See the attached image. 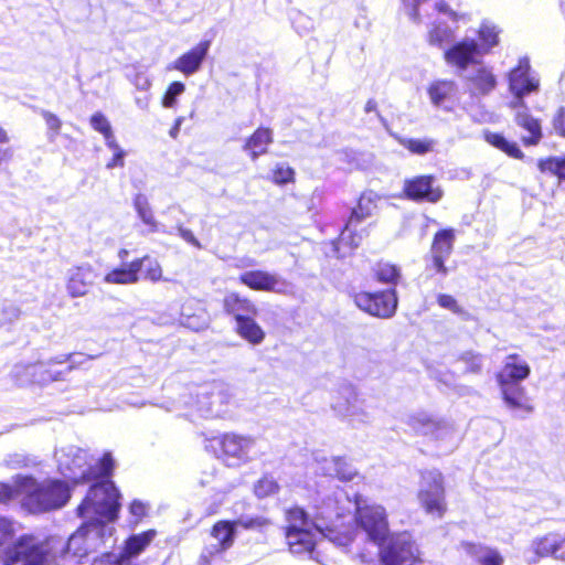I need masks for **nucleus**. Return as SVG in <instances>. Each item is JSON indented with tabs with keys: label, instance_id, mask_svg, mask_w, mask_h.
Instances as JSON below:
<instances>
[{
	"label": "nucleus",
	"instance_id": "obj_64",
	"mask_svg": "<svg viewBox=\"0 0 565 565\" xmlns=\"http://www.w3.org/2000/svg\"><path fill=\"white\" fill-rule=\"evenodd\" d=\"M2 312L4 315L3 319L6 322H13V321L18 320L21 316L20 308L14 305L6 306L2 310Z\"/></svg>",
	"mask_w": 565,
	"mask_h": 565
},
{
	"label": "nucleus",
	"instance_id": "obj_59",
	"mask_svg": "<svg viewBox=\"0 0 565 565\" xmlns=\"http://www.w3.org/2000/svg\"><path fill=\"white\" fill-rule=\"evenodd\" d=\"M437 302L440 307L448 309L455 313H459L461 311L459 305L457 303V300L450 295H438Z\"/></svg>",
	"mask_w": 565,
	"mask_h": 565
},
{
	"label": "nucleus",
	"instance_id": "obj_54",
	"mask_svg": "<svg viewBox=\"0 0 565 565\" xmlns=\"http://www.w3.org/2000/svg\"><path fill=\"white\" fill-rule=\"evenodd\" d=\"M184 89H185V86L181 82H173L172 84H170V86L168 87V89L164 94L163 100H162L163 107H166V108L173 107L175 104L177 97L179 95H181L184 92Z\"/></svg>",
	"mask_w": 565,
	"mask_h": 565
},
{
	"label": "nucleus",
	"instance_id": "obj_5",
	"mask_svg": "<svg viewBox=\"0 0 565 565\" xmlns=\"http://www.w3.org/2000/svg\"><path fill=\"white\" fill-rule=\"evenodd\" d=\"M29 478L33 483L29 490H24L21 504L30 513H44L61 509L68 502L71 491L66 482L56 479L39 482L32 476Z\"/></svg>",
	"mask_w": 565,
	"mask_h": 565
},
{
	"label": "nucleus",
	"instance_id": "obj_51",
	"mask_svg": "<svg viewBox=\"0 0 565 565\" xmlns=\"http://www.w3.org/2000/svg\"><path fill=\"white\" fill-rule=\"evenodd\" d=\"M358 475L356 469L345 458L338 457L333 478L341 481H351Z\"/></svg>",
	"mask_w": 565,
	"mask_h": 565
},
{
	"label": "nucleus",
	"instance_id": "obj_41",
	"mask_svg": "<svg viewBox=\"0 0 565 565\" xmlns=\"http://www.w3.org/2000/svg\"><path fill=\"white\" fill-rule=\"evenodd\" d=\"M454 238L451 230H443L436 233L431 245V254L448 258L452 250Z\"/></svg>",
	"mask_w": 565,
	"mask_h": 565
},
{
	"label": "nucleus",
	"instance_id": "obj_9",
	"mask_svg": "<svg viewBox=\"0 0 565 565\" xmlns=\"http://www.w3.org/2000/svg\"><path fill=\"white\" fill-rule=\"evenodd\" d=\"M182 403L189 408V416L221 417L226 413L227 396L221 385L206 383L183 396Z\"/></svg>",
	"mask_w": 565,
	"mask_h": 565
},
{
	"label": "nucleus",
	"instance_id": "obj_8",
	"mask_svg": "<svg viewBox=\"0 0 565 565\" xmlns=\"http://www.w3.org/2000/svg\"><path fill=\"white\" fill-rule=\"evenodd\" d=\"M119 492L114 482L106 480L93 486L77 512L81 518H90V514L106 521H115L120 508Z\"/></svg>",
	"mask_w": 565,
	"mask_h": 565
},
{
	"label": "nucleus",
	"instance_id": "obj_14",
	"mask_svg": "<svg viewBox=\"0 0 565 565\" xmlns=\"http://www.w3.org/2000/svg\"><path fill=\"white\" fill-rule=\"evenodd\" d=\"M482 49L476 40L466 38L455 43L444 52V58L447 65L455 67L458 73L462 74L469 66H476L481 57Z\"/></svg>",
	"mask_w": 565,
	"mask_h": 565
},
{
	"label": "nucleus",
	"instance_id": "obj_7",
	"mask_svg": "<svg viewBox=\"0 0 565 565\" xmlns=\"http://www.w3.org/2000/svg\"><path fill=\"white\" fill-rule=\"evenodd\" d=\"M411 429L425 437L435 447L451 451L460 441V434L449 422L427 413L412 415L407 422Z\"/></svg>",
	"mask_w": 565,
	"mask_h": 565
},
{
	"label": "nucleus",
	"instance_id": "obj_44",
	"mask_svg": "<svg viewBox=\"0 0 565 565\" xmlns=\"http://www.w3.org/2000/svg\"><path fill=\"white\" fill-rule=\"evenodd\" d=\"M478 34L482 42L480 47L482 49L483 55L498 44L499 31L493 23L483 21L479 28Z\"/></svg>",
	"mask_w": 565,
	"mask_h": 565
},
{
	"label": "nucleus",
	"instance_id": "obj_37",
	"mask_svg": "<svg viewBox=\"0 0 565 565\" xmlns=\"http://www.w3.org/2000/svg\"><path fill=\"white\" fill-rule=\"evenodd\" d=\"M565 543V535L550 533L532 542V548L537 556L556 555L558 548Z\"/></svg>",
	"mask_w": 565,
	"mask_h": 565
},
{
	"label": "nucleus",
	"instance_id": "obj_25",
	"mask_svg": "<svg viewBox=\"0 0 565 565\" xmlns=\"http://www.w3.org/2000/svg\"><path fill=\"white\" fill-rule=\"evenodd\" d=\"M96 274L88 264L70 269L66 282L68 295L73 298L85 296L93 286Z\"/></svg>",
	"mask_w": 565,
	"mask_h": 565
},
{
	"label": "nucleus",
	"instance_id": "obj_33",
	"mask_svg": "<svg viewBox=\"0 0 565 565\" xmlns=\"http://www.w3.org/2000/svg\"><path fill=\"white\" fill-rule=\"evenodd\" d=\"M273 142V132L268 128H258L246 141L244 149L250 152L252 159L256 160L260 154L267 152V147Z\"/></svg>",
	"mask_w": 565,
	"mask_h": 565
},
{
	"label": "nucleus",
	"instance_id": "obj_16",
	"mask_svg": "<svg viewBox=\"0 0 565 565\" xmlns=\"http://www.w3.org/2000/svg\"><path fill=\"white\" fill-rule=\"evenodd\" d=\"M404 194L416 202L437 203L441 200L444 191L433 175H417L404 181Z\"/></svg>",
	"mask_w": 565,
	"mask_h": 565
},
{
	"label": "nucleus",
	"instance_id": "obj_53",
	"mask_svg": "<svg viewBox=\"0 0 565 565\" xmlns=\"http://www.w3.org/2000/svg\"><path fill=\"white\" fill-rule=\"evenodd\" d=\"M278 489V484L273 478L264 477L255 486V494L258 498H265L274 494Z\"/></svg>",
	"mask_w": 565,
	"mask_h": 565
},
{
	"label": "nucleus",
	"instance_id": "obj_56",
	"mask_svg": "<svg viewBox=\"0 0 565 565\" xmlns=\"http://www.w3.org/2000/svg\"><path fill=\"white\" fill-rule=\"evenodd\" d=\"M92 127L100 132L104 137L113 134V129L108 119L102 113H95L90 117Z\"/></svg>",
	"mask_w": 565,
	"mask_h": 565
},
{
	"label": "nucleus",
	"instance_id": "obj_31",
	"mask_svg": "<svg viewBox=\"0 0 565 565\" xmlns=\"http://www.w3.org/2000/svg\"><path fill=\"white\" fill-rule=\"evenodd\" d=\"M33 481L25 475H15L11 482L0 481V504H7L19 497L23 498L24 490H29Z\"/></svg>",
	"mask_w": 565,
	"mask_h": 565
},
{
	"label": "nucleus",
	"instance_id": "obj_15",
	"mask_svg": "<svg viewBox=\"0 0 565 565\" xmlns=\"http://www.w3.org/2000/svg\"><path fill=\"white\" fill-rule=\"evenodd\" d=\"M509 92L518 95H530L540 89V77L532 70L527 57H522L507 75Z\"/></svg>",
	"mask_w": 565,
	"mask_h": 565
},
{
	"label": "nucleus",
	"instance_id": "obj_4",
	"mask_svg": "<svg viewBox=\"0 0 565 565\" xmlns=\"http://www.w3.org/2000/svg\"><path fill=\"white\" fill-rule=\"evenodd\" d=\"M55 459L60 473L75 484L92 478L109 476L115 467V461L109 452H106L93 465L88 460L87 451L76 446L57 449Z\"/></svg>",
	"mask_w": 565,
	"mask_h": 565
},
{
	"label": "nucleus",
	"instance_id": "obj_21",
	"mask_svg": "<svg viewBox=\"0 0 565 565\" xmlns=\"http://www.w3.org/2000/svg\"><path fill=\"white\" fill-rule=\"evenodd\" d=\"M210 49V41H201L190 51L168 65V70L181 72L185 76L195 74L202 66Z\"/></svg>",
	"mask_w": 565,
	"mask_h": 565
},
{
	"label": "nucleus",
	"instance_id": "obj_45",
	"mask_svg": "<svg viewBox=\"0 0 565 565\" xmlns=\"http://www.w3.org/2000/svg\"><path fill=\"white\" fill-rule=\"evenodd\" d=\"M542 172H548L565 180V157H551L539 162Z\"/></svg>",
	"mask_w": 565,
	"mask_h": 565
},
{
	"label": "nucleus",
	"instance_id": "obj_49",
	"mask_svg": "<svg viewBox=\"0 0 565 565\" xmlns=\"http://www.w3.org/2000/svg\"><path fill=\"white\" fill-rule=\"evenodd\" d=\"M136 260L142 262L141 270H143L145 278L153 282L159 281L162 278V268L157 259L145 256L142 258H137Z\"/></svg>",
	"mask_w": 565,
	"mask_h": 565
},
{
	"label": "nucleus",
	"instance_id": "obj_24",
	"mask_svg": "<svg viewBox=\"0 0 565 565\" xmlns=\"http://www.w3.org/2000/svg\"><path fill=\"white\" fill-rule=\"evenodd\" d=\"M61 372H53L47 365L40 362L35 364L18 365L14 369V377L19 384L29 383L46 384L61 379Z\"/></svg>",
	"mask_w": 565,
	"mask_h": 565
},
{
	"label": "nucleus",
	"instance_id": "obj_57",
	"mask_svg": "<svg viewBox=\"0 0 565 565\" xmlns=\"http://www.w3.org/2000/svg\"><path fill=\"white\" fill-rule=\"evenodd\" d=\"M461 361L465 363L468 372L478 373L482 366V358L480 354L466 352L461 355Z\"/></svg>",
	"mask_w": 565,
	"mask_h": 565
},
{
	"label": "nucleus",
	"instance_id": "obj_43",
	"mask_svg": "<svg viewBox=\"0 0 565 565\" xmlns=\"http://www.w3.org/2000/svg\"><path fill=\"white\" fill-rule=\"evenodd\" d=\"M455 31L447 24H437L428 33L429 44L444 47L454 42Z\"/></svg>",
	"mask_w": 565,
	"mask_h": 565
},
{
	"label": "nucleus",
	"instance_id": "obj_46",
	"mask_svg": "<svg viewBox=\"0 0 565 565\" xmlns=\"http://www.w3.org/2000/svg\"><path fill=\"white\" fill-rule=\"evenodd\" d=\"M354 222L352 220L349 221L345 228L342 231L339 242H338V249L340 250L342 247H349L350 249H353L358 247L362 241V236L358 233H354L352 230Z\"/></svg>",
	"mask_w": 565,
	"mask_h": 565
},
{
	"label": "nucleus",
	"instance_id": "obj_27",
	"mask_svg": "<svg viewBox=\"0 0 565 565\" xmlns=\"http://www.w3.org/2000/svg\"><path fill=\"white\" fill-rule=\"evenodd\" d=\"M505 405L512 411H521L525 414L533 412V406L526 395L525 388L520 383L499 384Z\"/></svg>",
	"mask_w": 565,
	"mask_h": 565
},
{
	"label": "nucleus",
	"instance_id": "obj_23",
	"mask_svg": "<svg viewBox=\"0 0 565 565\" xmlns=\"http://www.w3.org/2000/svg\"><path fill=\"white\" fill-rule=\"evenodd\" d=\"M471 72L465 75L472 96H486L497 87V77L492 70L482 63H478Z\"/></svg>",
	"mask_w": 565,
	"mask_h": 565
},
{
	"label": "nucleus",
	"instance_id": "obj_30",
	"mask_svg": "<svg viewBox=\"0 0 565 565\" xmlns=\"http://www.w3.org/2000/svg\"><path fill=\"white\" fill-rule=\"evenodd\" d=\"M514 121L526 132L522 136L524 146H535L541 141L543 137L541 121L533 117L529 110L514 114Z\"/></svg>",
	"mask_w": 565,
	"mask_h": 565
},
{
	"label": "nucleus",
	"instance_id": "obj_13",
	"mask_svg": "<svg viewBox=\"0 0 565 565\" xmlns=\"http://www.w3.org/2000/svg\"><path fill=\"white\" fill-rule=\"evenodd\" d=\"M354 302L369 315L386 319L396 311L397 296L395 289L374 294L361 291L354 295Z\"/></svg>",
	"mask_w": 565,
	"mask_h": 565
},
{
	"label": "nucleus",
	"instance_id": "obj_10",
	"mask_svg": "<svg viewBox=\"0 0 565 565\" xmlns=\"http://www.w3.org/2000/svg\"><path fill=\"white\" fill-rule=\"evenodd\" d=\"M330 406L337 416L353 426L366 424L370 420L364 401L351 383H342L333 391Z\"/></svg>",
	"mask_w": 565,
	"mask_h": 565
},
{
	"label": "nucleus",
	"instance_id": "obj_20",
	"mask_svg": "<svg viewBox=\"0 0 565 565\" xmlns=\"http://www.w3.org/2000/svg\"><path fill=\"white\" fill-rule=\"evenodd\" d=\"M427 94L435 107L450 113L458 100V85L452 79H436L429 84Z\"/></svg>",
	"mask_w": 565,
	"mask_h": 565
},
{
	"label": "nucleus",
	"instance_id": "obj_48",
	"mask_svg": "<svg viewBox=\"0 0 565 565\" xmlns=\"http://www.w3.org/2000/svg\"><path fill=\"white\" fill-rule=\"evenodd\" d=\"M402 145L415 154H425L434 150L436 142L433 139H405Z\"/></svg>",
	"mask_w": 565,
	"mask_h": 565
},
{
	"label": "nucleus",
	"instance_id": "obj_63",
	"mask_svg": "<svg viewBox=\"0 0 565 565\" xmlns=\"http://www.w3.org/2000/svg\"><path fill=\"white\" fill-rule=\"evenodd\" d=\"M435 9L438 11V12H441V13H445V14H448L454 21H458L460 19H465L466 18V14H460V13H457L455 11H452L448 4L440 0V1H437L435 3Z\"/></svg>",
	"mask_w": 565,
	"mask_h": 565
},
{
	"label": "nucleus",
	"instance_id": "obj_42",
	"mask_svg": "<svg viewBox=\"0 0 565 565\" xmlns=\"http://www.w3.org/2000/svg\"><path fill=\"white\" fill-rule=\"evenodd\" d=\"M134 206L139 216V218L148 226L151 227V231L157 230V222L153 216L152 209L149 204V201L145 194H137L134 199Z\"/></svg>",
	"mask_w": 565,
	"mask_h": 565
},
{
	"label": "nucleus",
	"instance_id": "obj_60",
	"mask_svg": "<svg viewBox=\"0 0 565 565\" xmlns=\"http://www.w3.org/2000/svg\"><path fill=\"white\" fill-rule=\"evenodd\" d=\"M553 127L555 131L565 137V107H559L553 117Z\"/></svg>",
	"mask_w": 565,
	"mask_h": 565
},
{
	"label": "nucleus",
	"instance_id": "obj_26",
	"mask_svg": "<svg viewBox=\"0 0 565 565\" xmlns=\"http://www.w3.org/2000/svg\"><path fill=\"white\" fill-rule=\"evenodd\" d=\"M531 372L527 362L518 354L508 355L502 369L497 374L498 384L521 383L529 377Z\"/></svg>",
	"mask_w": 565,
	"mask_h": 565
},
{
	"label": "nucleus",
	"instance_id": "obj_3",
	"mask_svg": "<svg viewBox=\"0 0 565 565\" xmlns=\"http://www.w3.org/2000/svg\"><path fill=\"white\" fill-rule=\"evenodd\" d=\"M350 500L341 495L328 497L316 505L313 514L315 529L323 532L324 537L338 545L348 546L355 536V527L351 524L352 518L345 512Z\"/></svg>",
	"mask_w": 565,
	"mask_h": 565
},
{
	"label": "nucleus",
	"instance_id": "obj_62",
	"mask_svg": "<svg viewBox=\"0 0 565 565\" xmlns=\"http://www.w3.org/2000/svg\"><path fill=\"white\" fill-rule=\"evenodd\" d=\"M512 96H513L512 99L508 103V107L511 110H513L515 114L519 111H522V110H529L526 103L524 100V98L527 95L512 94Z\"/></svg>",
	"mask_w": 565,
	"mask_h": 565
},
{
	"label": "nucleus",
	"instance_id": "obj_58",
	"mask_svg": "<svg viewBox=\"0 0 565 565\" xmlns=\"http://www.w3.org/2000/svg\"><path fill=\"white\" fill-rule=\"evenodd\" d=\"M149 511V504L140 501V500H134L130 503L129 512L131 516L135 519L134 523L138 524L147 514Z\"/></svg>",
	"mask_w": 565,
	"mask_h": 565
},
{
	"label": "nucleus",
	"instance_id": "obj_29",
	"mask_svg": "<svg viewBox=\"0 0 565 565\" xmlns=\"http://www.w3.org/2000/svg\"><path fill=\"white\" fill-rule=\"evenodd\" d=\"M181 322L189 329L200 331L209 326L206 312L202 308L200 301L191 299L185 301L181 307Z\"/></svg>",
	"mask_w": 565,
	"mask_h": 565
},
{
	"label": "nucleus",
	"instance_id": "obj_22",
	"mask_svg": "<svg viewBox=\"0 0 565 565\" xmlns=\"http://www.w3.org/2000/svg\"><path fill=\"white\" fill-rule=\"evenodd\" d=\"M86 521L79 527L85 531V536L90 552L99 548L107 540L113 536V521L102 520V518L90 514V518H84Z\"/></svg>",
	"mask_w": 565,
	"mask_h": 565
},
{
	"label": "nucleus",
	"instance_id": "obj_19",
	"mask_svg": "<svg viewBox=\"0 0 565 565\" xmlns=\"http://www.w3.org/2000/svg\"><path fill=\"white\" fill-rule=\"evenodd\" d=\"M319 539H326L324 533L317 530L286 532V541L289 551L295 555H309L310 558L318 561L316 546L322 544Z\"/></svg>",
	"mask_w": 565,
	"mask_h": 565
},
{
	"label": "nucleus",
	"instance_id": "obj_55",
	"mask_svg": "<svg viewBox=\"0 0 565 565\" xmlns=\"http://www.w3.org/2000/svg\"><path fill=\"white\" fill-rule=\"evenodd\" d=\"M337 459H338V457L317 458L316 459V471L323 476L333 478L334 471L337 468Z\"/></svg>",
	"mask_w": 565,
	"mask_h": 565
},
{
	"label": "nucleus",
	"instance_id": "obj_12",
	"mask_svg": "<svg viewBox=\"0 0 565 565\" xmlns=\"http://www.w3.org/2000/svg\"><path fill=\"white\" fill-rule=\"evenodd\" d=\"M220 449V458L231 467L242 466L250 460V451L255 447V438L234 433L223 434L211 441Z\"/></svg>",
	"mask_w": 565,
	"mask_h": 565
},
{
	"label": "nucleus",
	"instance_id": "obj_18",
	"mask_svg": "<svg viewBox=\"0 0 565 565\" xmlns=\"http://www.w3.org/2000/svg\"><path fill=\"white\" fill-rule=\"evenodd\" d=\"M239 281L254 290L286 294L290 284L279 275L264 270L245 271L239 276Z\"/></svg>",
	"mask_w": 565,
	"mask_h": 565
},
{
	"label": "nucleus",
	"instance_id": "obj_52",
	"mask_svg": "<svg viewBox=\"0 0 565 565\" xmlns=\"http://www.w3.org/2000/svg\"><path fill=\"white\" fill-rule=\"evenodd\" d=\"M295 171L285 163L276 164L273 170V181L277 184H285L294 180Z\"/></svg>",
	"mask_w": 565,
	"mask_h": 565
},
{
	"label": "nucleus",
	"instance_id": "obj_38",
	"mask_svg": "<svg viewBox=\"0 0 565 565\" xmlns=\"http://www.w3.org/2000/svg\"><path fill=\"white\" fill-rule=\"evenodd\" d=\"M484 140L491 145L492 147L501 150L507 153L509 157L514 159H522L523 152L519 148L518 143L514 141L508 140L502 134L486 131Z\"/></svg>",
	"mask_w": 565,
	"mask_h": 565
},
{
	"label": "nucleus",
	"instance_id": "obj_61",
	"mask_svg": "<svg viewBox=\"0 0 565 565\" xmlns=\"http://www.w3.org/2000/svg\"><path fill=\"white\" fill-rule=\"evenodd\" d=\"M10 138L8 132L0 128V164L8 160L11 157V152L7 145L9 143Z\"/></svg>",
	"mask_w": 565,
	"mask_h": 565
},
{
	"label": "nucleus",
	"instance_id": "obj_6",
	"mask_svg": "<svg viewBox=\"0 0 565 565\" xmlns=\"http://www.w3.org/2000/svg\"><path fill=\"white\" fill-rule=\"evenodd\" d=\"M267 524L268 520L263 516L241 518L234 522H217L211 532V536L215 542L204 547L199 559V565H222L224 552L234 543L236 526L245 529H260Z\"/></svg>",
	"mask_w": 565,
	"mask_h": 565
},
{
	"label": "nucleus",
	"instance_id": "obj_34",
	"mask_svg": "<svg viewBox=\"0 0 565 565\" xmlns=\"http://www.w3.org/2000/svg\"><path fill=\"white\" fill-rule=\"evenodd\" d=\"M462 550L466 554L476 557L481 565H502L503 557L495 550L484 547L472 543H462Z\"/></svg>",
	"mask_w": 565,
	"mask_h": 565
},
{
	"label": "nucleus",
	"instance_id": "obj_1",
	"mask_svg": "<svg viewBox=\"0 0 565 565\" xmlns=\"http://www.w3.org/2000/svg\"><path fill=\"white\" fill-rule=\"evenodd\" d=\"M354 509L355 523L372 542L380 546L383 565H415L420 562L418 547L406 532L391 535L386 545H383L388 534V521L384 507L356 494Z\"/></svg>",
	"mask_w": 565,
	"mask_h": 565
},
{
	"label": "nucleus",
	"instance_id": "obj_40",
	"mask_svg": "<svg viewBox=\"0 0 565 565\" xmlns=\"http://www.w3.org/2000/svg\"><path fill=\"white\" fill-rule=\"evenodd\" d=\"M238 334L252 344H259L265 338V332L252 317L237 322Z\"/></svg>",
	"mask_w": 565,
	"mask_h": 565
},
{
	"label": "nucleus",
	"instance_id": "obj_32",
	"mask_svg": "<svg viewBox=\"0 0 565 565\" xmlns=\"http://www.w3.org/2000/svg\"><path fill=\"white\" fill-rule=\"evenodd\" d=\"M224 309L235 316L236 322L257 313L256 306L237 294H230L224 299Z\"/></svg>",
	"mask_w": 565,
	"mask_h": 565
},
{
	"label": "nucleus",
	"instance_id": "obj_47",
	"mask_svg": "<svg viewBox=\"0 0 565 565\" xmlns=\"http://www.w3.org/2000/svg\"><path fill=\"white\" fill-rule=\"evenodd\" d=\"M375 275L381 282L396 284L399 278V270L392 264L380 263L375 269Z\"/></svg>",
	"mask_w": 565,
	"mask_h": 565
},
{
	"label": "nucleus",
	"instance_id": "obj_11",
	"mask_svg": "<svg viewBox=\"0 0 565 565\" xmlns=\"http://www.w3.org/2000/svg\"><path fill=\"white\" fill-rule=\"evenodd\" d=\"M420 507L434 518H443L447 510L444 478L437 470L426 471L422 475L417 494Z\"/></svg>",
	"mask_w": 565,
	"mask_h": 565
},
{
	"label": "nucleus",
	"instance_id": "obj_39",
	"mask_svg": "<svg viewBox=\"0 0 565 565\" xmlns=\"http://www.w3.org/2000/svg\"><path fill=\"white\" fill-rule=\"evenodd\" d=\"M18 526L17 524L8 519L0 516V550H4V556L2 565H6L8 552L13 547L15 542L22 536L17 537Z\"/></svg>",
	"mask_w": 565,
	"mask_h": 565
},
{
	"label": "nucleus",
	"instance_id": "obj_35",
	"mask_svg": "<svg viewBox=\"0 0 565 565\" xmlns=\"http://www.w3.org/2000/svg\"><path fill=\"white\" fill-rule=\"evenodd\" d=\"M380 196L374 191H365L359 199L358 206L352 211L350 220L360 222L371 216L377 209Z\"/></svg>",
	"mask_w": 565,
	"mask_h": 565
},
{
	"label": "nucleus",
	"instance_id": "obj_28",
	"mask_svg": "<svg viewBox=\"0 0 565 565\" xmlns=\"http://www.w3.org/2000/svg\"><path fill=\"white\" fill-rule=\"evenodd\" d=\"M142 268L141 260H132L120 267H116L108 271L103 281L109 285H132L139 281V273Z\"/></svg>",
	"mask_w": 565,
	"mask_h": 565
},
{
	"label": "nucleus",
	"instance_id": "obj_36",
	"mask_svg": "<svg viewBox=\"0 0 565 565\" xmlns=\"http://www.w3.org/2000/svg\"><path fill=\"white\" fill-rule=\"evenodd\" d=\"M286 532L315 530V520L309 519L306 511L299 507L286 511Z\"/></svg>",
	"mask_w": 565,
	"mask_h": 565
},
{
	"label": "nucleus",
	"instance_id": "obj_2",
	"mask_svg": "<svg viewBox=\"0 0 565 565\" xmlns=\"http://www.w3.org/2000/svg\"><path fill=\"white\" fill-rule=\"evenodd\" d=\"M88 553L85 531L81 529L67 542L57 536L41 540L23 534L8 552L6 565H64L67 556L83 557Z\"/></svg>",
	"mask_w": 565,
	"mask_h": 565
},
{
	"label": "nucleus",
	"instance_id": "obj_50",
	"mask_svg": "<svg viewBox=\"0 0 565 565\" xmlns=\"http://www.w3.org/2000/svg\"><path fill=\"white\" fill-rule=\"evenodd\" d=\"M3 467L15 470L34 465V461L26 455L21 452H13L7 455L1 463Z\"/></svg>",
	"mask_w": 565,
	"mask_h": 565
},
{
	"label": "nucleus",
	"instance_id": "obj_17",
	"mask_svg": "<svg viewBox=\"0 0 565 565\" xmlns=\"http://www.w3.org/2000/svg\"><path fill=\"white\" fill-rule=\"evenodd\" d=\"M157 536L156 530H148L146 532L131 535L125 544L122 554L118 557L116 555H104L94 561L93 565H130L129 558L138 556Z\"/></svg>",
	"mask_w": 565,
	"mask_h": 565
}]
</instances>
